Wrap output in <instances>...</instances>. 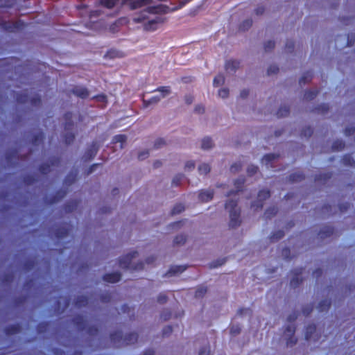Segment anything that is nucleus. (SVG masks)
Listing matches in <instances>:
<instances>
[{
    "label": "nucleus",
    "instance_id": "f257e3e1",
    "mask_svg": "<svg viewBox=\"0 0 355 355\" xmlns=\"http://www.w3.org/2000/svg\"><path fill=\"white\" fill-rule=\"evenodd\" d=\"M225 209L229 212V227L235 229L239 227L242 220L241 218V209L238 207L237 200H229L225 203Z\"/></svg>",
    "mask_w": 355,
    "mask_h": 355
},
{
    "label": "nucleus",
    "instance_id": "f03ea898",
    "mask_svg": "<svg viewBox=\"0 0 355 355\" xmlns=\"http://www.w3.org/2000/svg\"><path fill=\"white\" fill-rule=\"evenodd\" d=\"M110 339L116 347H119L135 343L137 341L138 335L133 332L123 338L121 331H116L110 334Z\"/></svg>",
    "mask_w": 355,
    "mask_h": 355
},
{
    "label": "nucleus",
    "instance_id": "7ed1b4c3",
    "mask_svg": "<svg viewBox=\"0 0 355 355\" xmlns=\"http://www.w3.org/2000/svg\"><path fill=\"white\" fill-rule=\"evenodd\" d=\"M138 256L137 251H133L119 259V266L123 269H132L133 270H141L144 268V263L140 261L136 264H132V259Z\"/></svg>",
    "mask_w": 355,
    "mask_h": 355
},
{
    "label": "nucleus",
    "instance_id": "20e7f679",
    "mask_svg": "<svg viewBox=\"0 0 355 355\" xmlns=\"http://www.w3.org/2000/svg\"><path fill=\"white\" fill-rule=\"evenodd\" d=\"M295 330L294 324H288L286 327L284 331V338L286 341L287 347H293L297 343V339L295 336Z\"/></svg>",
    "mask_w": 355,
    "mask_h": 355
},
{
    "label": "nucleus",
    "instance_id": "39448f33",
    "mask_svg": "<svg viewBox=\"0 0 355 355\" xmlns=\"http://www.w3.org/2000/svg\"><path fill=\"white\" fill-rule=\"evenodd\" d=\"M17 101L19 103H26L30 102L33 106H40L41 104V98L38 95L30 98L26 92L16 94Z\"/></svg>",
    "mask_w": 355,
    "mask_h": 355
},
{
    "label": "nucleus",
    "instance_id": "423d86ee",
    "mask_svg": "<svg viewBox=\"0 0 355 355\" xmlns=\"http://www.w3.org/2000/svg\"><path fill=\"white\" fill-rule=\"evenodd\" d=\"M150 0H121V5L133 10L146 6Z\"/></svg>",
    "mask_w": 355,
    "mask_h": 355
},
{
    "label": "nucleus",
    "instance_id": "0eeeda50",
    "mask_svg": "<svg viewBox=\"0 0 355 355\" xmlns=\"http://www.w3.org/2000/svg\"><path fill=\"white\" fill-rule=\"evenodd\" d=\"M270 197V192L268 189H262L258 193L257 200L252 202V207L261 209L263 207V202Z\"/></svg>",
    "mask_w": 355,
    "mask_h": 355
},
{
    "label": "nucleus",
    "instance_id": "6e6552de",
    "mask_svg": "<svg viewBox=\"0 0 355 355\" xmlns=\"http://www.w3.org/2000/svg\"><path fill=\"white\" fill-rule=\"evenodd\" d=\"M99 149V146L96 141H93L92 144L87 148L85 151L84 155L83 156V159L85 162H87L92 159H93L97 154Z\"/></svg>",
    "mask_w": 355,
    "mask_h": 355
},
{
    "label": "nucleus",
    "instance_id": "1a4fd4ad",
    "mask_svg": "<svg viewBox=\"0 0 355 355\" xmlns=\"http://www.w3.org/2000/svg\"><path fill=\"white\" fill-rule=\"evenodd\" d=\"M49 162L50 164L44 163L40 166L39 170L42 174L46 175L49 173L51 171V166H58L60 162V158L58 157H51Z\"/></svg>",
    "mask_w": 355,
    "mask_h": 355
},
{
    "label": "nucleus",
    "instance_id": "9d476101",
    "mask_svg": "<svg viewBox=\"0 0 355 355\" xmlns=\"http://www.w3.org/2000/svg\"><path fill=\"white\" fill-rule=\"evenodd\" d=\"M71 92L75 96L83 99L87 98L89 95V92L86 87L78 85L73 87L71 90Z\"/></svg>",
    "mask_w": 355,
    "mask_h": 355
},
{
    "label": "nucleus",
    "instance_id": "9b49d317",
    "mask_svg": "<svg viewBox=\"0 0 355 355\" xmlns=\"http://www.w3.org/2000/svg\"><path fill=\"white\" fill-rule=\"evenodd\" d=\"M6 158L9 165L15 166L19 161V153L16 150L8 151L6 153Z\"/></svg>",
    "mask_w": 355,
    "mask_h": 355
},
{
    "label": "nucleus",
    "instance_id": "f8f14e48",
    "mask_svg": "<svg viewBox=\"0 0 355 355\" xmlns=\"http://www.w3.org/2000/svg\"><path fill=\"white\" fill-rule=\"evenodd\" d=\"M163 20L159 17H156L153 19L148 20L144 24V29L148 31H153L157 28L159 24L162 23Z\"/></svg>",
    "mask_w": 355,
    "mask_h": 355
},
{
    "label": "nucleus",
    "instance_id": "ddd939ff",
    "mask_svg": "<svg viewBox=\"0 0 355 355\" xmlns=\"http://www.w3.org/2000/svg\"><path fill=\"white\" fill-rule=\"evenodd\" d=\"M73 323L79 331L85 330L87 327V320H85L83 316L80 315H76L73 318Z\"/></svg>",
    "mask_w": 355,
    "mask_h": 355
},
{
    "label": "nucleus",
    "instance_id": "4468645a",
    "mask_svg": "<svg viewBox=\"0 0 355 355\" xmlns=\"http://www.w3.org/2000/svg\"><path fill=\"white\" fill-rule=\"evenodd\" d=\"M294 275L291 279L290 285L293 288L297 287L302 282V279L300 278V275L302 273V268H295L293 270Z\"/></svg>",
    "mask_w": 355,
    "mask_h": 355
},
{
    "label": "nucleus",
    "instance_id": "2eb2a0df",
    "mask_svg": "<svg viewBox=\"0 0 355 355\" xmlns=\"http://www.w3.org/2000/svg\"><path fill=\"white\" fill-rule=\"evenodd\" d=\"M214 194L213 189L201 190L198 195V198L201 202H209L212 200Z\"/></svg>",
    "mask_w": 355,
    "mask_h": 355
},
{
    "label": "nucleus",
    "instance_id": "dca6fc26",
    "mask_svg": "<svg viewBox=\"0 0 355 355\" xmlns=\"http://www.w3.org/2000/svg\"><path fill=\"white\" fill-rule=\"evenodd\" d=\"M149 14H153L152 11L150 10L149 7L144 9L141 12L138 14H136L133 17V21L136 23L143 22L145 19L148 18V15Z\"/></svg>",
    "mask_w": 355,
    "mask_h": 355
},
{
    "label": "nucleus",
    "instance_id": "f3484780",
    "mask_svg": "<svg viewBox=\"0 0 355 355\" xmlns=\"http://www.w3.org/2000/svg\"><path fill=\"white\" fill-rule=\"evenodd\" d=\"M70 229L69 225L59 227L54 231V235L58 239H63L66 237L69 233Z\"/></svg>",
    "mask_w": 355,
    "mask_h": 355
},
{
    "label": "nucleus",
    "instance_id": "a211bd4d",
    "mask_svg": "<svg viewBox=\"0 0 355 355\" xmlns=\"http://www.w3.org/2000/svg\"><path fill=\"white\" fill-rule=\"evenodd\" d=\"M316 331V327L315 324H309L306 328L305 332V339L306 340H309L311 339H313L314 340H317L318 337L317 335H314Z\"/></svg>",
    "mask_w": 355,
    "mask_h": 355
},
{
    "label": "nucleus",
    "instance_id": "6ab92c4d",
    "mask_svg": "<svg viewBox=\"0 0 355 355\" xmlns=\"http://www.w3.org/2000/svg\"><path fill=\"white\" fill-rule=\"evenodd\" d=\"M67 192V191L66 190L60 189L58 191H57L55 195L52 198L49 200L47 198H46L45 202L49 205H53L54 203H56L66 196Z\"/></svg>",
    "mask_w": 355,
    "mask_h": 355
},
{
    "label": "nucleus",
    "instance_id": "aec40b11",
    "mask_svg": "<svg viewBox=\"0 0 355 355\" xmlns=\"http://www.w3.org/2000/svg\"><path fill=\"white\" fill-rule=\"evenodd\" d=\"M150 10L153 14H165L170 11H173L168 6L160 4L156 6L149 7Z\"/></svg>",
    "mask_w": 355,
    "mask_h": 355
},
{
    "label": "nucleus",
    "instance_id": "412c9836",
    "mask_svg": "<svg viewBox=\"0 0 355 355\" xmlns=\"http://www.w3.org/2000/svg\"><path fill=\"white\" fill-rule=\"evenodd\" d=\"M240 67V62L236 60H230L225 63V69L228 73H235Z\"/></svg>",
    "mask_w": 355,
    "mask_h": 355
},
{
    "label": "nucleus",
    "instance_id": "4be33fe9",
    "mask_svg": "<svg viewBox=\"0 0 355 355\" xmlns=\"http://www.w3.org/2000/svg\"><path fill=\"white\" fill-rule=\"evenodd\" d=\"M121 275L119 272L105 274L103 279L105 282L116 283L120 281Z\"/></svg>",
    "mask_w": 355,
    "mask_h": 355
},
{
    "label": "nucleus",
    "instance_id": "5701e85b",
    "mask_svg": "<svg viewBox=\"0 0 355 355\" xmlns=\"http://www.w3.org/2000/svg\"><path fill=\"white\" fill-rule=\"evenodd\" d=\"M279 157V155L270 153L266 155L262 159V162L264 163L267 168L273 167L272 162Z\"/></svg>",
    "mask_w": 355,
    "mask_h": 355
},
{
    "label": "nucleus",
    "instance_id": "b1692460",
    "mask_svg": "<svg viewBox=\"0 0 355 355\" xmlns=\"http://www.w3.org/2000/svg\"><path fill=\"white\" fill-rule=\"evenodd\" d=\"M244 182H245V180L243 178H238L237 180H236L234 181V185H235L236 190V191H234V190L230 191L229 192H227V196H230L233 194H236L238 192L241 191L242 190Z\"/></svg>",
    "mask_w": 355,
    "mask_h": 355
},
{
    "label": "nucleus",
    "instance_id": "393cba45",
    "mask_svg": "<svg viewBox=\"0 0 355 355\" xmlns=\"http://www.w3.org/2000/svg\"><path fill=\"white\" fill-rule=\"evenodd\" d=\"M334 233V228L331 226H324L323 227L320 232L318 233V236L320 239H323L331 236Z\"/></svg>",
    "mask_w": 355,
    "mask_h": 355
},
{
    "label": "nucleus",
    "instance_id": "a878e982",
    "mask_svg": "<svg viewBox=\"0 0 355 355\" xmlns=\"http://www.w3.org/2000/svg\"><path fill=\"white\" fill-rule=\"evenodd\" d=\"M187 269V266H172L167 273L166 274L168 277H171L178 274H180L184 272Z\"/></svg>",
    "mask_w": 355,
    "mask_h": 355
},
{
    "label": "nucleus",
    "instance_id": "bb28decb",
    "mask_svg": "<svg viewBox=\"0 0 355 355\" xmlns=\"http://www.w3.org/2000/svg\"><path fill=\"white\" fill-rule=\"evenodd\" d=\"M122 57V53L116 49H111L108 50L104 55L105 58L114 59Z\"/></svg>",
    "mask_w": 355,
    "mask_h": 355
},
{
    "label": "nucleus",
    "instance_id": "cd10ccee",
    "mask_svg": "<svg viewBox=\"0 0 355 355\" xmlns=\"http://www.w3.org/2000/svg\"><path fill=\"white\" fill-rule=\"evenodd\" d=\"M214 146V143L212 139L209 137H205L202 139L201 141V148L207 150L212 148Z\"/></svg>",
    "mask_w": 355,
    "mask_h": 355
},
{
    "label": "nucleus",
    "instance_id": "c85d7f7f",
    "mask_svg": "<svg viewBox=\"0 0 355 355\" xmlns=\"http://www.w3.org/2000/svg\"><path fill=\"white\" fill-rule=\"evenodd\" d=\"M331 306V301L325 299L320 302L318 306H317V309L319 312L327 311Z\"/></svg>",
    "mask_w": 355,
    "mask_h": 355
},
{
    "label": "nucleus",
    "instance_id": "c756f323",
    "mask_svg": "<svg viewBox=\"0 0 355 355\" xmlns=\"http://www.w3.org/2000/svg\"><path fill=\"white\" fill-rule=\"evenodd\" d=\"M304 178H305V176H304V173L298 171V172L291 174L289 175L288 179L291 182H301L302 180H303L304 179Z\"/></svg>",
    "mask_w": 355,
    "mask_h": 355
},
{
    "label": "nucleus",
    "instance_id": "7c9ffc66",
    "mask_svg": "<svg viewBox=\"0 0 355 355\" xmlns=\"http://www.w3.org/2000/svg\"><path fill=\"white\" fill-rule=\"evenodd\" d=\"M120 0H99V4L106 8H113Z\"/></svg>",
    "mask_w": 355,
    "mask_h": 355
},
{
    "label": "nucleus",
    "instance_id": "2f4dec72",
    "mask_svg": "<svg viewBox=\"0 0 355 355\" xmlns=\"http://www.w3.org/2000/svg\"><path fill=\"white\" fill-rule=\"evenodd\" d=\"M127 136L125 135H115L112 139V143L117 144L120 143V148L122 149L124 147V144L126 142Z\"/></svg>",
    "mask_w": 355,
    "mask_h": 355
},
{
    "label": "nucleus",
    "instance_id": "473e14b6",
    "mask_svg": "<svg viewBox=\"0 0 355 355\" xmlns=\"http://www.w3.org/2000/svg\"><path fill=\"white\" fill-rule=\"evenodd\" d=\"M77 177V172L69 173L64 179V184L66 186H70L75 182Z\"/></svg>",
    "mask_w": 355,
    "mask_h": 355
},
{
    "label": "nucleus",
    "instance_id": "72a5a7b5",
    "mask_svg": "<svg viewBox=\"0 0 355 355\" xmlns=\"http://www.w3.org/2000/svg\"><path fill=\"white\" fill-rule=\"evenodd\" d=\"M313 78V72L312 71H306L303 74L301 78L299 80V83L300 85H305L307 83H309Z\"/></svg>",
    "mask_w": 355,
    "mask_h": 355
},
{
    "label": "nucleus",
    "instance_id": "f704fd0d",
    "mask_svg": "<svg viewBox=\"0 0 355 355\" xmlns=\"http://www.w3.org/2000/svg\"><path fill=\"white\" fill-rule=\"evenodd\" d=\"M89 302V299L83 295L78 296L75 302V306L78 308L85 306Z\"/></svg>",
    "mask_w": 355,
    "mask_h": 355
},
{
    "label": "nucleus",
    "instance_id": "c9c22d12",
    "mask_svg": "<svg viewBox=\"0 0 355 355\" xmlns=\"http://www.w3.org/2000/svg\"><path fill=\"white\" fill-rule=\"evenodd\" d=\"M21 331V327L19 324L10 325L5 329V332L8 335L16 334Z\"/></svg>",
    "mask_w": 355,
    "mask_h": 355
},
{
    "label": "nucleus",
    "instance_id": "e433bc0d",
    "mask_svg": "<svg viewBox=\"0 0 355 355\" xmlns=\"http://www.w3.org/2000/svg\"><path fill=\"white\" fill-rule=\"evenodd\" d=\"M278 211V209L275 206H272L267 209L264 213V216L266 219H270L274 217Z\"/></svg>",
    "mask_w": 355,
    "mask_h": 355
},
{
    "label": "nucleus",
    "instance_id": "4c0bfd02",
    "mask_svg": "<svg viewBox=\"0 0 355 355\" xmlns=\"http://www.w3.org/2000/svg\"><path fill=\"white\" fill-rule=\"evenodd\" d=\"M43 139H44V133L40 131L33 136V140H32V144L35 146H39L40 144H41L43 142Z\"/></svg>",
    "mask_w": 355,
    "mask_h": 355
},
{
    "label": "nucleus",
    "instance_id": "58836bf2",
    "mask_svg": "<svg viewBox=\"0 0 355 355\" xmlns=\"http://www.w3.org/2000/svg\"><path fill=\"white\" fill-rule=\"evenodd\" d=\"M78 207V202L76 200H71L64 205V211L67 213L72 212Z\"/></svg>",
    "mask_w": 355,
    "mask_h": 355
},
{
    "label": "nucleus",
    "instance_id": "ea45409f",
    "mask_svg": "<svg viewBox=\"0 0 355 355\" xmlns=\"http://www.w3.org/2000/svg\"><path fill=\"white\" fill-rule=\"evenodd\" d=\"M342 162L345 166H355V161L349 154L344 155Z\"/></svg>",
    "mask_w": 355,
    "mask_h": 355
},
{
    "label": "nucleus",
    "instance_id": "a19ab883",
    "mask_svg": "<svg viewBox=\"0 0 355 355\" xmlns=\"http://www.w3.org/2000/svg\"><path fill=\"white\" fill-rule=\"evenodd\" d=\"M290 113V109L286 105L281 106L277 112L278 118L287 116Z\"/></svg>",
    "mask_w": 355,
    "mask_h": 355
},
{
    "label": "nucleus",
    "instance_id": "79ce46f5",
    "mask_svg": "<svg viewBox=\"0 0 355 355\" xmlns=\"http://www.w3.org/2000/svg\"><path fill=\"white\" fill-rule=\"evenodd\" d=\"M252 25V19H247L242 21V23L239 26V30L242 31H248Z\"/></svg>",
    "mask_w": 355,
    "mask_h": 355
},
{
    "label": "nucleus",
    "instance_id": "37998d69",
    "mask_svg": "<svg viewBox=\"0 0 355 355\" xmlns=\"http://www.w3.org/2000/svg\"><path fill=\"white\" fill-rule=\"evenodd\" d=\"M198 170L200 174L206 175L210 172L211 167L208 164L202 163L198 166Z\"/></svg>",
    "mask_w": 355,
    "mask_h": 355
},
{
    "label": "nucleus",
    "instance_id": "c03bdc74",
    "mask_svg": "<svg viewBox=\"0 0 355 355\" xmlns=\"http://www.w3.org/2000/svg\"><path fill=\"white\" fill-rule=\"evenodd\" d=\"M187 241V236L184 234H180L175 236L173 240V243L175 245H182Z\"/></svg>",
    "mask_w": 355,
    "mask_h": 355
},
{
    "label": "nucleus",
    "instance_id": "a18cd8bd",
    "mask_svg": "<svg viewBox=\"0 0 355 355\" xmlns=\"http://www.w3.org/2000/svg\"><path fill=\"white\" fill-rule=\"evenodd\" d=\"M318 90H309L304 94V98L306 101H311L314 99L318 94Z\"/></svg>",
    "mask_w": 355,
    "mask_h": 355
},
{
    "label": "nucleus",
    "instance_id": "49530a36",
    "mask_svg": "<svg viewBox=\"0 0 355 355\" xmlns=\"http://www.w3.org/2000/svg\"><path fill=\"white\" fill-rule=\"evenodd\" d=\"M284 236V232L283 230H278L274 232L270 237L272 242H276L283 238Z\"/></svg>",
    "mask_w": 355,
    "mask_h": 355
},
{
    "label": "nucleus",
    "instance_id": "de8ad7c7",
    "mask_svg": "<svg viewBox=\"0 0 355 355\" xmlns=\"http://www.w3.org/2000/svg\"><path fill=\"white\" fill-rule=\"evenodd\" d=\"M345 142L343 140L338 139L335 141L332 144V150H342L345 148Z\"/></svg>",
    "mask_w": 355,
    "mask_h": 355
},
{
    "label": "nucleus",
    "instance_id": "09e8293b",
    "mask_svg": "<svg viewBox=\"0 0 355 355\" xmlns=\"http://www.w3.org/2000/svg\"><path fill=\"white\" fill-rule=\"evenodd\" d=\"M331 173H321L315 176V180L317 182L324 181L326 182L327 180H329L331 178Z\"/></svg>",
    "mask_w": 355,
    "mask_h": 355
},
{
    "label": "nucleus",
    "instance_id": "8fccbe9b",
    "mask_svg": "<svg viewBox=\"0 0 355 355\" xmlns=\"http://www.w3.org/2000/svg\"><path fill=\"white\" fill-rule=\"evenodd\" d=\"M226 262V258L218 259L215 260L209 263V267L211 268H216L219 266H223Z\"/></svg>",
    "mask_w": 355,
    "mask_h": 355
},
{
    "label": "nucleus",
    "instance_id": "3c124183",
    "mask_svg": "<svg viewBox=\"0 0 355 355\" xmlns=\"http://www.w3.org/2000/svg\"><path fill=\"white\" fill-rule=\"evenodd\" d=\"M156 91H158L162 93V98H164L167 95L171 94V88L168 86H162L158 87Z\"/></svg>",
    "mask_w": 355,
    "mask_h": 355
},
{
    "label": "nucleus",
    "instance_id": "603ef678",
    "mask_svg": "<svg viewBox=\"0 0 355 355\" xmlns=\"http://www.w3.org/2000/svg\"><path fill=\"white\" fill-rule=\"evenodd\" d=\"M64 137L65 144L69 145L73 143L75 139V135L71 132H67L64 134Z\"/></svg>",
    "mask_w": 355,
    "mask_h": 355
},
{
    "label": "nucleus",
    "instance_id": "864d4df0",
    "mask_svg": "<svg viewBox=\"0 0 355 355\" xmlns=\"http://www.w3.org/2000/svg\"><path fill=\"white\" fill-rule=\"evenodd\" d=\"M329 110V105L327 104H322L318 107H315L314 112L318 114H325Z\"/></svg>",
    "mask_w": 355,
    "mask_h": 355
},
{
    "label": "nucleus",
    "instance_id": "5fc2aeb1",
    "mask_svg": "<svg viewBox=\"0 0 355 355\" xmlns=\"http://www.w3.org/2000/svg\"><path fill=\"white\" fill-rule=\"evenodd\" d=\"M162 98L161 96H155L150 98L148 101H144V103L146 107L148 106L150 104H155L157 103Z\"/></svg>",
    "mask_w": 355,
    "mask_h": 355
},
{
    "label": "nucleus",
    "instance_id": "6e6d98bb",
    "mask_svg": "<svg viewBox=\"0 0 355 355\" xmlns=\"http://www.w3.org/2000/svg\"><path fill=\"white\" fill-rule=\"evenodd\" d=\"M184 210V206L182 204L175 205L171 210V215L180 214Z\"/></svg>",
    "mask_w": 355,
    "mask_h": 355
},
{
    "label": "nucleus",
    "instance_id": "4d7b16f0",
    "mask_svg": "<svg viewBox=\"0 0 355 355\" xmlns=\"http://www.w3.org/2000/svg\"><path fill=\"white\" fill-rule=\"evenodd\" d=\"M225 82V78L223 75H218L216 76L213 81V85L215 87H218L221 85H223Z\"/></svg>",
    "mask_w": 355,
    "mask_h": 355
},
{
    "label": "nucleus",
    "instance_id": "13d9d810",
    "mask_svg": "<svg viewBox=\"0 0 355 355\" xmlns=\"http://www.w3.org/2000/svg\"><path fill=\"white\" fill-rule=\"evenodd\" d=\"M166 145V141L163 138H158L154 143V148L159 149Z\"/></svg>",
    "mask_w": 355,
    "mask_h": 355
},
{
    "label": "nucleus",
    "instance_id": "bf43d9fd",
    "mask_svg": "<svg viewBox=\"0 0 355 355\" xmlns=\"http://www.w3.org/2000/svg\"><path fill=\"white\" fill-rule=\"evenodd\" d=\"M34 266H35V261L33 259H28L24 262L23 267L26 271H29V270L33 269Z\"/></svg>",
    "mask_w": 355,
    "mask_h": 355
},
{
    "label": "nucleus",
    "instance_id": "052dcab7",
    "mask_svg": "<svg viewBox=\"0 0 355 355\" xmlns=\"http://www.w3.org/2000/svg\"><path fill=\"white\" fill-rule=\"evenodd\" d=\"M313 132V129L310 126H308L302 129L301 136L309 138L312 135Z\"/></svg>",
    "mask_w": 355,
    "mask_h": 355
},
{
    "label": "nucleus",
    "instance_id": "680f3d73",
    "mask_svg": "<svg viewBox=\"0 0 355 355\" xmlns=\"http://www.w3.org/2000/svg\"><path fill=\"white\" fill-rule=\"evenodd\" d=\"M183 178L184 175L182 174H178L175 176H174V178L172 180V185L175 187L179 186Z\"/></svg>",
    "mask_w": 355,
    "mask_h": 355
},
{
    "label": "nucleus",
    "instance_id": "e2e57ef3",
    "mask_svg": "<svg viewBox=\"0 0 355 355\" xmlns=\"http://www.w3.org/2000/svg\"><path fill=\"white\" fill-rule=\"evenodd\" d=\"M207 289L206 287L202 286L198 288L195 293L196 297H202L207 293Z\"/></svg>",
    "mask_w": 355,
    "mask_h": 355
},
{
    "label": "nucleus",
    "instance_id": "0e129e2a",
    "mask_svg": "<svg viewBox=\"0 0 355 355\" xmlns=\"http://www.w3.org/2000/svg\"><path fill=\"white\" fill-rule=\"evenodd\" d=\"M241 331V328L239 324H233L230 327V334L233 336L239 335Z\"/></svg>",
    "mask_w": 355,
    "mask_h": 355
},
{
    "label": "nucleus",
    "instance_id": "69168bd1",
    "mask_svg": "<svg viewBox=\"0 0 355 355\" xmlns=\"http://www.w3.org/2000/svg\"><path fill=\"white\" fill-rule=\"evenodd\" d=\"M17 28V24L15 23H3V28L8 31L13 32Z\"/></svg>",
    "mask_w": 355,
    "mask_h": 355
},
{
    "label": "nucleus",
    "instance_id": "338daca9",
    "mask_svg": "<svg viewBox=\"0 0 355 355\" xmlns=\"http://www.w3.org/2000/svg\"><path fill=\"white\" fill-rule=\"evenodd\" d=\"M160 317L164 321H166L171 318V312L168 309H164L162 312Z\"/></svg>",
    "mask_w": 355,
    "mask_h": 355
},
{
    "label": "nucleus",
    "instance_id": "774afa93",
    "mask_svg": "<svg viewBox=\"0 0 355 355\" xmlns=\"http://www.w3.org/2000/svg\"><path fill=\"white\" fill-rule=\"evenodd\" d=\"M241 168H242V165H241V162H236V163H234L231 166L230 171L232 173H236L239 172V171H241Z\"/></svg>",
    "mask_w": 355,
    "mask_h": 355
}]
</instances>
